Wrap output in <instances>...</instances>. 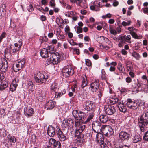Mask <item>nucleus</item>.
Masks as SVG:
<instances>
[{"label": "nucleus", "mask_w": 148, "mask_h": 148, "mask_svg": "<svg viewBox=\"0 0 148 148\" xmlns=\"http://www.w3.org/2000/svg\"><path fill=\"white\" fill-rule=\"evenodd\" d=\"M6 6L5 4H2L0 7V15L1 17H3L6 13Z\"/></svg>", "instance_id": "obj_31"}, {"label": "nucleus", "mask_w": 148, "mask_h": 148, "mask_svg": "<svg viewBox=\"0 0 148 148\" xmlns=\"http://www.w3.org/2000/svg\"><path fill=\"white\" fill-rule=\"evenodd\" d=\"M132 141L133 143H137L141 140V138L140 135H137L135 136L132 138Z\"/></svg>", "instance_id": "obj_37"}, {"label": "nucleus", "mask_w": 148, "mask_h": 148, "mask_svg": "<svg viewBox=\"0 0 148 148\" xmlns=\"http://www.w3.org/2000/svg\"><path fill=\"white\" fill-rule=\"evenodd\" d=\"M85 128V125H80L77 127L75 132V136L82 135L81 133L84 130Z\"/></svg>", "instance_id": "obj_19"}, {"label": "nucleus", "mask_w": 148, "mask_h": 148, "mask_svg": "<svg viewBox=\"0 0 148 148\" xmlns=\"http://www.w3.org/2000/svg\"><path fill=\"white\" fill-rule=\"evenodd\" d=\"M46 93L45 91L40 90L38 92V98L39 101H42L45 97Z\"/></svg>", "instance_id": "obj_29"}, {"label": "nucleus", "mask_w": 148, "mask_h": 148, "mask_svg": "<svg viewBox=\"0 0 148 148\" xmlns=\"http://www.w3.org/2000/svg\"><path fill=\"white\" fill-rule=\"evenodd\" d=\"M34 109L32 108H27L24 110V114L25 116L29 117L34 114Z\"/></svg>", "instance_id": "obj_28"}, {"label": "nucleus", "mask_w": 148, "mask_h": 148, "mask_svg": "<svg viewBox=\"0 0 148 148\" xmlns=\"http://www.w3.org/2000/svg\"><path fill=\"white\" fill-rule=\"evenodd\" d=\"M62 76L64 77L67 78L70 75L74 74V71L73 69L70 65H67L64 66L62 69Z\"/></svg>", "instance_id": "obj_4"}, {"label": "nucleus", "mask_w": 148, "mask_h": 148, "mask_svg": "<svg viewBox=\"0 0 148 148\" xmlns=\"http://www.w3.org/2000/svg\"><path fill=\"white\" fill-rule=\"evenodd\" d=\"M10 51H9V49L8 48H6L5 49L4 51V53L5 56H8L9 54H10Z\"/></svg>", "instance_id": "obj_61"}, {"label": "nucleus", "mask_w": 148, "mask_h": 148, "mask_svg": "<svg viewBox=\"0 0 148 148\" xmlns=\"http://www.w3.org/2000/svg\"><path fill=\"white\" fill-rule=\"evenodd\" d=\"M8 84L6 82H3L0 85V90L5 89L8 86Z\"/></svg>", "instance_id": "obj_39"}, {"label": "nucleus", "mask_w": 148, "mask_h": 148, "mask_svg": "<svg viewBox=\"0 0 148 148\" xmlns=\"http://www.w3.org/2000/svg\"><path fill=\"white\" fill-rule=\"evenodd\" d=\"M85 64L88 66H90L91 65V61L88 59H86L85 60Z\"/></svg>", "instance_id": "obj_60"}, {"label": "nucleus", "mask_w": 148, "mask_h": 148, "mask_svg": "<svg viewBox=\"0 0 148 148\" xmlns=\"http://www.w3.org/2000/svg\"><path fill=\"white\" fill-rule=\"evenodd\" d=\"M69 43L72 46H75V45H78V44L74 42L73 40L72 39H70L69 41Z\"/></svg>", "instance_id": "obj_57"}, {"label": "nucleus", "mask_w": 148, "mask_h": 148, "mask_svg": "<svg viewBox=\"0 0 148 148\" xmlns=\"http://www.w3.org/2000/svg\"><path fill=\"white\" fill-rule=\"evenodd\" d=\"M131 36L130 35H128L127 36H119L117 38L119 42L118 46L119 47H121L123 46L124 44H125L126 42L131 43Z\"/></svg>", "instance_id": "obj_3"}, {"label": "nucleus", "mask_w": 148, "mask_h": 148, "mask_svg": "<svg viewBox=\"0 0 148 148\" xmlns=\"http://www.w3.org/2000/svg\"><path fill=\"white\" fill-rule=\"evenodd\" d=\"M74 121L71 119H66L63 121L62 126L63 127L67 128L68 129L69 127L72 128L73 126Z\"/></svg>", "instance_id": "obj_12"}, {"label": "nucleus", "mask_w": 148, "mask_h": 148, "mask_svg": "<svg viewBox=\"0 0 148 148\" xmlns=\"http://www.w3.org/2000/svg\"><path fill=\"white\" fill-rule=\"evenodd\" d=\"M57 34H58V37L60 39H63L65 38V36H64L62 32H57Z\"/></svg>", "instance_id": "obj_52"}, {"label": "nucleus", "mask_w": 148, "mask_h": 148, "mask_svg": "<svg viewBox=\"0 0 148 148\" xmlns=\"http://www.w3.org/2000/svg\"><path fill=\"white\" fill-rule=\"evenodd\" d=\"M75 136H77V138L75 140V143L77 145H80L84 142L85 140L83 138V135Z\"/></svg>", "instance_id": "obj_20"}, {"label": "nucleus", "mask_w": 148, "mask_h": 148, "mask_svg": "<svg viewBox=\"0 0 148 148\" xmlns=\"http://www.w3.org/2000/svg\"><path fill=\"white\" fill-rule=\"evenodd\" d=\"M94 106L93 102L89 100L84 102L83 105L84 109L89 112L94 111Z\"/></svg>", "instance_id": "obj_9"}, {"label": "nucleus", "mask_w": 148, "mask_h": 148, "mask_svg": "<svg viewBox=\"0 0 148 148\" xmlns=\"http://www.w3.org/2000/svg\"><path fill=\"white\" fill-rule=\"evenodd\" d=\"M58 138L59 140L61 141H64L67 139V137L64 134Z\"/></svg>", "instance_id": "obj_50"}, {"label": "nucleus", "mask_w": 148, "mask_h": 148, "mask_svg": "<svg viewBox=\"0 0 148 148\" xmlns=\"http://www.w3.org/2000/svg\"><path fill=\"white\" fill-rule=\"evenodd\" d=\"M94 112H87L86 113H85L86 116L84 118V120L82 121L86 123L91 121L94 115Z\"/></svg>", "instance_id": "obj_17"}, {"label": "nucleus", "mask_w": 148, "mask_h": 148, "mask_svg": "<svg viewBox=\"0 0 148 148\" xmlns=\"http://www.w3.org/2000/svg\"><path fill=\"white\" fill-rule=\"evenodd\" d=\"M117 69L120 73H124L125 72V69L124 67H123L122 66L121 63H118Z\"/></svg>", "instance_id": "obj_41"}, {"label": "nucleus", "mask_w": 148, "mask_h": 148, "mask_svg": "<svg viewBox=\"0 0 148 148\" xmlns=\"http://www.w3.org/2000/svg\"><path fill=\"white\" fill-rule=\"evenodd\" d=\"M9 141L12 143H14L16 141V139L14 136H12L10 135H8L7 136Z\"/></svg>", "instance_id": "obj_46"}, {"label": "nucleus", "mask_w": 148, "mask_h": 148, "mask_svg": "<svg viewBox=\"0 0 148 148\" xmlns=\"http://www.w3.org/2000/svg\"><path fill=\"white\" fill-rule=\"evenodd\" d=\"M104 133L106 136H110L113 134V130L111 127L109 126L105 128V132Z\"/></svg>", "instance_id": "obj_30"}, {"label": "nucleus", "mask_w": 148, "mask_h": 148, "mask_svg": "<svg viewBox=\"0 0 148 148\" xmlns=\"http://www.w3.org/2000/svg\"><path fill=\"white\" fill-rule=\"evenodd\" d=\"M111 16L112 15L110 13H108L106 15L102 16V18L103 19H105L106 18H111Z\"/></svg>", "instance_id": "obj_55"}, {"label": "nucleus", "mask_w": 148, "mask_h": 148, "mask_svg": "<svg viewBox=\"0 0 148 148\" xmlns=\"http://www.w3.org/2000/svg\"><path fill=\"white\" fill-rule=\"evenodd\" d=\"M127 70L128 71H131L132 68V63L130 61H128L126 63Z\"/></svg>", "instance_id": "obj_44"}, {"label": "nucleus", "mask_w": 148, "mask_h": 148, "mask_svg": "<svg viewBox=\"0 0 148 148\" xmlns=\"http://www.w3.org/2000/svg\"><path fill=\"white\" fill-rule=\"evenodd\" d=\"M73 14V11L68 12L65 13V15L68 17H71Z\"/></svg>", "instance_id": "obj_58"}, {"label": "nucleus", "mask_w": 148, "mask_h": 148, "mask_svg": "<svg viewBox=\"0 0 148 148\" xmlns=\"http://www.w3.org/2000/svg\"><path fill=\"white\" fill-rule=\"evenodd\" d=\"M77 110H74L72 111V114L75 118H78V119L81 121L84 120V118L86 116L85 113Z\"/></svg>", "instance_id": "obj_7"}, {"label": "nucleus", "mask_w": 148, "mask_h": 148, "mask_svg": "<svg viewBox=\"0 0 148 148\" xmlns=\"http://www.w3.org/2000/svg\"><path fill=\"white\" fill-rule=\"evenodd\" d=\"M6 64H3L2 63V64L0 66V69L1 71L2 72H5L7 71L8 67V62L6 60Z\"/></svg>", "instance_id": "obj_36"}, {"label": "nucleus", "mask_w": 148, "mask_h": 148, "mask_svg": "<svg viewBox=\"0 0 148 148\" xmlns=\"http://www.w3.org/2000/svg\"><path fill=\"white\" fill-rule=\"evenodd\" d=\"M61 56L57 52L52 53L50 55V60L53 64H58L60 61Z\"/></svg>", "instance_id": "obj_8"}, {"label": "nucleus", "mask_w": 148, "mask_h": 148, "mask_svg": "<svg viewBox=\"0 0 148 148\" xmlns=\"http://www.w3.org/2000/svg\"><path fill=\"white\" fill-rule=\"evenodd\" d=\"M138 124L140 131L144 132L148 128V109L143 111L142 114L138 118ZM143 140L148 141V131L144 134L143 136Z\"/></svg>", "instance_id": "obj_1"}, {"label": "nucleus", "mask_w": 148, "mask_h": 148, "mask_svg": "<svg viewBox=\"0 0 148 148\" xmlns=\"http://www.w3.org/2000/svg\"><path fill=\"white\" fill-rule=\"evenodd\" d=\"M119 110L123 113L125 112L127 110V108L125 105L123 103H120L118 106Z\"/></svg>", "instance_id": "obj_33"}, {"label": "nucleus", "mask_w": 148, "mask_h": 148, "mask_svg": "<svg viewBox=\"0 0 148 148\" xmlns=\"http://www.w3.org/2000/svg\"><path fill=\"white\" fill-rule=\"evenodd\" d=\"M41 56L44 58H46L49 56V54L51 55V53H49V51L47 49L44 48L42 49L40 52Z\"/></svg>", "instance_id": "obj_24"}, {"label": "nucleus", "mask_w": 148, "mask_h": 148, "mask_svg": "<svg viewBox=\"0 0 148 148\" xmlns=\"http://www.w3.org/2000/svg\"><path fill=\"white\" fill-rule=\"evenodd\" d=\"M72 3H76L78 6H79L84 9L87 8V5L85 2H83V0H70Z\"/></svg>", "instance_id": "obj_18"}, {"label": "nucleus", "mask_w": 148, "mask_h": 148, "mask_svg": "<svg viewBox=\"0 0 148 148\" xmlns=\"http://www.w3.org/2000/svg\"><path fill=\"white\" fill-rule=\"evenodd\" d=\"M132 55L138 60H139L141 57V56L138 53L134 51L133 52Z\"/></svg>", "instance_id": "obj_40"}, {"label": "nucleus", "mask_w": 148, "mask_h": 148, "mask_svg": "<svg viewBox=\"0 0 148 148\" xmlns=\"http://www.w3.org/2000/svg\"><path fill=\"white\" fill-rule=\"evenodd\" d=\"M25 87L29 92H32L35 89V85L31 80H28L25 82Z\"/></svg>", "instance_id": "obj_15"}, {"label": "nucleus", "mask_w": 148, "mask_h": 148, "mask_svg": "<svg viewBox=\"0 0 148 148\" xmlns=\"http://www.w3.org/2000/svg\"><path fill=\"white\" fill-rule=\"evenodd\" d=\"M103 92V89L102 88H100L99 90L98 94L99 98H101L102 97Z\"/></svg>", "instance_id": "obj_56"}, {"label": "nucleus", "mask_w": 148, "mask_h": 148, "mask_svg": "<svg viewBox=\"0 0 148 148\" xmlns=\"http://www.w3.org/2000/svg\"><path fill=\"white\" fill-rule=\"evenodd\" d=\"M56 128V131L58 137H60V136H61L64 134L63 132L61 131V130L59 128L58 126H57Z\"/></svg>", "instance_id": "obj_43"}, {"label": "nucleus", "mask_w": 148, "mask_h": 148, "mask_svg": "<svg viewBox=\"0 0 148 148\" xmlns=\"http://www.w3.org/2000/svg\"><path fill=\"white\" fill-rule=\"evenodd\" d=\"M7 135L6 131L3 128L0 129V136L4 137Z\"/></svg>", "instance_id": "obj_42"}, {"label": "nucleus", "mask_w": 148, "mask_h": 148, "mask_svg": "<svg viewBox=\"0 0 148 148\" xmlns=\"http://www.w3.org/2000/svg\"><path fill=\"white\" fill-rule=\"evenodd\" d=\"M100 121L103 123H106L108 120L109 118L107 116L104 115H102L99 117Z\"/></svg>", "instance_id": "obj_34"}, {"label": "nucleus", "mask_w": 148, "mask_h": 148, "mask_svg": "<svg viewBox=\"0 0 148 148\" xmlns=\"http://www.w3.org/2000/svg\"><path fill=\"white\" fill-rule=\"evenodd\" d=\"M55 98H58V97H60L62 95H63L65 93V91H64V93L62 92H59L58 93L57 92V91H56L55 92Z\"/></svg>", "instance_id": "obj_49"}, {"label": "nucleus", "mask_w": 148, "mask_h": 148, "mask_svg": "<svg viewBox=\"0 0 148 148\" xmlns=\"http://www.w3.org/2000/svg\"><path fill=\"white\" fill-rule=\"evenodd\" d=\"M101 124L100 123L96 121L92 123V129L94 128H97V129L100 130L101 127Z\"/></svg>", "instance_id": "obj_35"}, {"label": "nucleus", "mask_w": 148, "mask_h": 148, "mask_svg": "<svg viewBox=\"0 0 148 148\" xmlns=\"http://www.w3.org/2000/svg\"><path fill=\"white\" fill-rule=\"evenodd\" d=\"M47 49L49 51V53H53L50 52L51 51H53V47L51 45L47 47Z\"/></svg>", "instance_id": "obj_59"}, {"label": "nucleus", "mask_w": 148, "mask_h": 148, "mask_svg": "<svg viewBox=\"0 0 148 148\" xmlns=\"http://www.w3.org/2000/svg\"><path fill=\"white\" fill-rule=\"evenodd\" d=\"M119 138L122 141H127L130 137V134L125 131H121L119 133Z\"/></svg>", "instance_id": "obj_13"}, {"label": "nucleus", "mask_w": 148, "mask_h": 148, "mask_svg": "<svg viewBox=\"0 0 148 148\" xmlns=\"http://www.w3.org/2000/svg\"><path fill=\"white\" fill-rule=\"evenodd\" d=\"M146 84L141 81H139L138 79L134 80L132 86V88L134 90H135L138 92L140 88L143 90L144 87L145 86Z\"/></svg>", "instance_id": "obj_5"}, {"label": "nucleus", "mask_w": 148, "mask_h": 148, "mask_svg": "<svg viewBox=\"0 0 148 148\" xmlns=\"http://www.w3.org/2000/svg\"><path fill=\"white\" fill-rule=\"evenodd\" d=\"M50 6L54 8L56 6V3L55 0H51L49 3Z\"/></svg>", "instance_id": "obj_54"}, {"label": "nucleus", "mask_w": 148, "mask_h": 148, "mask_svg": "<svg viewBox=\"0 0 148 148\" xmlns=\"http://www.w3.org/2000/svg\"><path fill=\"white\" fill-rule=\"evenodd\" d=\"M100 3L97 1H95L93 3V5L90 7L91 10H92L98 11L99 10V7L101 6ZM101 7L102 6H101Z\"/></svg>", "instance_id": "obj_21"}, {"label": "nucleus", "mask_w": 148, "mask_h": 148, "mask_svg": "<svg viewBox=\"0 0 148 148\" xmlns=\"http://www.w3.org/2000/svg\"><path fill=\"white\" fill-rule=\"evenodd\" d=\"M34 75V81L38 84L45 82L48 78V74L44 71H37Z\"/></svg>", "instance_id": "obj_2"}, {"label": "nucleus", "mask_w": 148, "mask_h": 148, "mask_svg": "<svg viewBox=\"0 0 148 148\" xmlns=\"http://www.w3.org/2000/svg\"><path fill=\"white\" fill-rule=\"evenodd\" d=\"M128 30L130 31V34L133 38L138 39H140L141 38L142 36H138L135 32L133 31L132 27H128Z\"/></svg>", "instance_id": "obj_25"}, {"label": "nucleus", "mask_w": 148, "mask_h": 148, "mask_svg": "<svg viewBox=\"0 0 148 148\" xmlns=\"http://www.w3.org/2000/svg\"><path fill=\"white\" fill-rule=\"evenodd\" d=\"M126 104L127 107L132 110H136L139 106V105L137 104L136 101H133L131 99L127 100Z\"/></svg>", "instance_id": "obj_11"}, {"label": "nucleus", "mask_w": 148, "mask_h": 148, "mask_svg": "<svg viewBox=\"0 0 148 148\" xmlns=\"http://www.w3.org/2000/svg\"><path fill=\"white\" fill-rule=\"evenodd\" d=\"M16 87L13 86V85H10V90L12 92H13L16 90Z\"/></svg>", "instance_id": "obj_62"}, {"label": "nucleus", "mask_w": 148, "mask_h": 148, "mask_svg": "<svg viewBox=\"0 0 148 148\" xmlns=\"http://www.w3.org/2000/svg\"><path fill=\"white\" fill-rule=\"evenodd\" d=\"M141 78V80L140 81L146 84H147V85L148 86V79H147V77L146 75H142Z\"/></svg>", "instance_id": "obj_45"}, {"label": "nucleus", "mask_w": 148, "mask_h": 148, "mask_svg": "<svg viewBox=\"0 0 148 148\" xmlns=\"http://www.w3.org/2000/svg\"><path fill=\"white\" fill-rule=\"evenodd\" d=\"M105 113L109 115L114 114L116 111L113 105H106L104 107Z\"/></svg>", "instance_id": "obj_14"}, {"label": "nucleus", "mask_w": 148, "mask_h": 148, "mask_svg": "<svg viewBox=\"0 0 148 148\" xmlns=\"http://www.w3.org/2000/svg\"><path fill=\"white\" fill-rule=\"evenodd\" d=\"M100 147L101 148H109L107 145L105 143L104 141L103 143H101V144L99 145Z\"/></svg>", "instance_id": "obj_53"}, {"label": "nucleus", "mask_w": 148, "mask_h": 148, "mask_svg": "<svg viewBox=\"0 0 148 148\" xmlns=\"http://www.w3.org/2000/svg\"><path fill=\"white\" fill-rule=\"evenodd\" d=\"M103 135L101 133H97L96 136V141L99 145L104 141Z\"/></svg>", "instance_id": "obj_26"}, {"label": "nucleus", "mask_w": 148, "mask_h": 148, "mask_svg": "<svg viewBox=\"0 0 148 148\" xmlns=\"http://www.w3.org/2000/svg\"><path fill=\"white\" fill-rule=\"evenodd\" d=\"M47 133L50 136L53 137L55 134L54 127L52 125H49L48 127Z\"/></svg>", "instance_id": "obj_22"}, {"label": "nucleus", "mask_w": 148, "mask_h": 148, "mask_svg": "<svg viewBox=\"0 0 148 148\" xmlns=\"http://www.w3.org/2000/svg\"><path fill=\"white\" fill-rule=\"evenodd\" d=\"M99 83L98 80H95L91 82L90 84V87L91 90L93 92H96L99 88Z\"/></svg>", "instance_id": "obj_16"}, {"label": "nucleus", "mask_w": 148, "mask_h": 148, "mask_svg": "<svg viewBox=\"0 0 148 148\" xmlns=\"http://www.w3.org/2000/svg\"><path fill=\"white\" fill-rule=\"evenodd\" d=\"M51 90L56 92L57 91L58 89L57 84L55 82L53 83L50 86Z\"/></svg>", "instance_id": "obj_38"}, {"label": "nucleus", "mask_w": 148, "mask_h": 148, "mask_svg": "<svg viewBox=\"0 0 148 148\" xmlns=\"http://www.w3.org/2000/svg\"><path fill=\"white\" fill-rule=\"evenodd\" d=\"M131 23V21L130 20H128L127 22L123 21L122 24L123 26H128L130 25Z\"/></svg>", "instance_id": "obj_48"}, {"label": "nucleus", "mask_w": 148, "mask_h": 148, "mask_svg": "<svg viewBox=\"0 0 148 148\" xmlns=\"http://www.w3.org/2000/svg\"><path fill=\"white\" fill-rule=\"evenodd\" d=\"M49 145L53 146L52 148H54L57 145H61V143L59 141H56L55 139L53 138L50 139L49 141Z\"/></svg>", "instance_id": "obj_23"}, {"label": "nucleus", "mask_w": 148, "mask_h": 148, "mask_svg": "<svg viewBox=\"0 0 148 148\" xmlns=\"http://www.w3.org/2000/svg\"><path fill=\"white\" fill-rule=\"evenodd\" d=\"M22 45V40L20 39L18 43H16L14 44V46L12 45L10 46L9 49L10 52L14 53L19 51Z\"/></svg>", "instance_id": "obj_6"}, {"label": "nucleus", "mask_w": 148, "mask_h": 148, "mask_svg": "<svg viewBox=\"0 0 148 148\" xmlns=\"http://www.w3.org/2000/svg\"><path fill=\"white\" fill-rule=\"evenodd\" d=\"M56 103L52 100L49 101L47 103L45 107L47 110H51L54 108Z\"/></svg>", "instance_id": "obj_27"}, {"label": "nucleus", "mask_w": 148, "mask_h": 148, "mask_svg": "<svg viewBox=\"0 0 148 148\" xmlns=\"http://www.w3.org/2000/svg\"><path fill=\"white\" fill-rule=\"evenodd\" d=\"M60 3L62 5L63 7L65 8L67 5L66 4L63 0H61L59 1Z\"/></svg>", "instance_id": "obj_64"}, {"label": "nucleus", "mask_w": 148, "mask_h": 148, "mask_svg": "<svg viewBox=\"0 0 148 148\" xmlns=\"http://www.w3.org/2000/svg\"><path fill=\"white\" fill-rule=\"evenodd\" d=\"M25 61L23 59L18 61L13 65V69L15 72H17L23 68L25 65Z\"/></svg>", "instance_id": "obj_10"}, {"label": "nucleus", "mask_w": 148, "mask_h": 148, "mask_svg": "<svg viewBox=\"0 0 148 148\" xmlns=\"http://www.w3.org/2000/svg\"><path fill=\"white\" fill-rule=\"evenodd\" d=\"M18 78H15L12 82L13 84L15 85H16L17 86L18 85Z\"/></svg>", "instance_id": "obj_51"}, {"label": "nucleus", "mask_w": 148, "mask_h": 148, "mask_svg": "<svg viewBox=\"0 0 148 148\" xmlns=\"http://www.w3.org/2000/svg\"><path fill=\"white\" fill-rule=\"evenodd\" d=\"M82 32V28L79 27L78 26L76 32L77 33L79 34Z\"/></svg>", "instance_id": "obj_63"}, {"label": "nucleus", "mask_w": 148, "mask_h": 148, "mask_svg": "<svg viewBox=\"0 0 148 148\" xmlns=\"http://www.w3.org/2000/svg\"><path fill=\"white\" fill-rule=\"evenodd\" d=\"M71 49L73 51V52L74 54H76L77 55H79L80 53V50L79 49L77 48L72 47Z\"/></svg>", "instance_id": "obj_47"}, {"label": "nucleus", "mask_w": 148, "mask_h": 148, "mask_svg": "<svg viewBox=\"0 0 148 148\" xmlns=\"http://www.w3.org/2000/svg\"><path fill=\"white\" fill-rule=\"evenodd\" d=\"M81 79V86L83 88L86 86L88 83L86 76L85 75H82Z\"/></svg>", "instance_id": "obj_32"}]
</instances>
